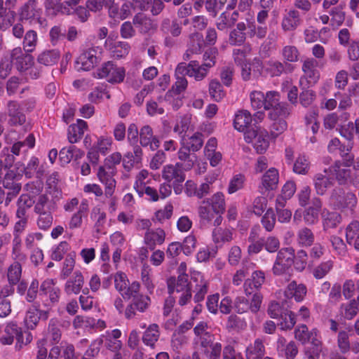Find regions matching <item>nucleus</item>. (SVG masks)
Returning <instances> with one entry per match:
<instances>
[{"mask_svg":"<svg viewBox=\"0 0 359 359\" xmlns=\"http://www.w3.org/2000/svg\"><path fill=\"white\" fill-rule=\"evenodd\" d=\"M210 206L216 215H222L225 212L226 205L224 194L222 192L215 194L210 198L203 200L198 207V215L202 224L210 223L213 215Z\"/></svg>","mask_w":359,"mask_h":359,"instance_id":"nucleus-1","label":"nucleus"},{"mask_svg":"<svg viewBox=\"0 0 359 359\" xmlns=\"http://www.w3.org/2000/svg\"><path fill=\"white\" fill-rule=\"evenodd\" d=\"M329 202L334 210H344L353 208L356 204L357 198L353 193L336 187L330 193Z\"/></svg>","mask_w":359,"mask_h":359,"instance_id":"nucleus-2","label":"nucleus"},{"mask_svg":"<svg viewBox=\"0 0 359 359\" xmlns=\"http://www.w3.org/2000/svg\"><path fill=\"white\" fill-rule=\"evenodd\" d=\"M294 250L292 248L280 249L278 254L272 271L274 275L286 273L294 263Z\"/></svg>","mask_w":359,"mask_h":359,"instance_id":"nucleus-3","label":"nucleus"},{"mask_svg":"<svg viewBox=\"0 0 359 359\" xmlns=\"http://www.w3.org/2000/svg\"><path fill=\"white\" fill-rule=\"evenodd\" d=\"M21 177L20 172H16L13 170H8L5 174L2 184L4 188L8 190L5 201L6 205L19 194L22 188L21 183L19 182Z\"/></svg>","mask_w":359,"mask_h":359,"instance_id":"nucleus-4","label":"nucleus"},{"mask_svg":"<svg viewBox=\"0 0 359 359\" xmlns=\"http://www.w3.org/2000/svg\"><path fill=\"white\" fill-rule=\"evenodd\" d=\"M97 75L99 78H106L109 83H121L125 78V69L123 67H117L109 61L98 69Z\"/></svg>","mask_w":359,"mask_h":359,"instance_id":"nucleus-5","label":"nucleus"},{"mask_svg":"<svg viewBox=\"0 0 359 359\" xmlns=\"http://www.w3.org/2000/svg\"><path fill=\"white\" fill-rule=\"evenodd\" d=\"M150 301V298L148 296L142 294L134 296L132 302L126 309V318L130 319L136 316L137 312H144L149 307Z\"/></svg>","mask_w":359,"mask_h":359,"instance_id":"nucleus-6","label":"nucleus"},{"mask_svg":"<svg viewBox=\"0 0 359 359\" xmlns=\"http://www.w3.org/2000/svg\"><path fill=\"white\" fill-rule=\"evenodd\" d=\"M8 124L11 126H22L26 122V116L21 111L19 104L14 100L7 104Z\"/></svg>","mask_w":359,"mask_h":359,"instance_id":"nucleus-7","label":"nucleus"},{"mask_svg":"<svg viewBox=\"0 0 359 359\" xmlns=\"http://www.w3.org/2000/svg\"><path fill=\"white\" fill-rule=\"evenodd\" d=\"M318 65V62L314 58H307L304 61L302 69L309 85L316 84L320 79V72L316 69Z\"/></svg>","mask_w":359,"mask_h":359,"instance_id":"nucleus-8","label":"nucleus"},{"mask_svg":"<svg viewBox=\"0 0 359 359\" xmlns=\"http://www.w3.org/2000/svg\"><path fill=\"white\" fill-rule=\"evenodd\" d=\"M96 55L97 50L94 48L83 51L76 61L78 65H81L79 69L89 71L97 65L100 62V59Z\"/></svg>","mask_w":359,"mask_h":359,"instance_id":"nucleus-9","label":"nucleus"},{"mask_svg":"<svg viewBox=\"0 0 359 359\" xmlns=\"http://www.w3.org/2000/svg\"><path fill=\"white\" fill-rule=\"evenodd\" d=\"M40 9L37 8V0H28L19 9L20 20H32L39 16Z\"/></svg>","mask_w":359,"mask_h":359,"instance_id":"nucleus-10","label":"nucleus"},{"mask_svg":"<svg viewBox=\"0 0 359 359\" xmlns=\"http://www.w3.org/2000/svg\"><path fill=\"white\" fill-rule=\"evenodd\" d=\"M265 276L262 271H256L252 273V278L245 280L244 283V290L247 296H250L255 290H258L264 283Z\"/></svg>","mask_w":359,"mask_h":359,"instance_id":"nucleus-11","label":"nucleus"},{"mask_svg":"<svg viewBox=\"0 0 359 359\" xmlns=\"http://www.w3.org/2000/svg\"><path fill=\"white\" fill-rule=\"evenodd\" d=\"M307 292L306 287L302 283L297 284L292 281L285 291V296L287 299L294 298L297 302H302Z\"/></svg>","mask_w":359,"mask_h":359,"instance_id":"nucleus-12","label":"nucleus"},{"mask_svg":"<svg viewBox=\"0 0 359 359\" xmlns=\"http://www.w3.org/2000/svg\"><path fill=\"white\" fill-rule=\"evenodd\" d=\"M348 167V166L345 165V167L341 168L340 162L337 161L334 165L330 168V171L334 173L335 178L340 185L346 184L352 180V170Z\"/></svg>","mask_w":359,"mask_h":359,"instance_id":"nucleus-13","label":"nucleus"},{"mask_svg":"<svg viewBox=\"0 0 359 359\" xmlns=\"http://www.w3.org/2000/svg\"><path fill=\"white\" fill-rule=\"evenodd\" d=\"M247 29L245 22H238L236 28L231 31L229 34V43L231 46H241L246 40L247 34L245 31Z\"/></svg>","mask_w":359,"mask_h":359,"instance_id":"nucleus-14","label":"nucleus"},{"mask_svg":"<svg viewBox=\"0 0 359 359\" xmlns=\"http://www.w3.org/2000/svg\"><path fill=\"white\" fill-rule=\"evenodd\" d=\"M84 279L80 271H75L74 277L67 281L65 286V292L67 294H79L83 285Z\"/></svg>","mask_w":359,"mask_h":359,"instance_id":"nucleus-15","label":"nucleus"},{"mask_svg":"<svg viewBox=\"0 0 359 359\" xmlns=\"http://www.w3.org/2000/svg\"><path fill=\"white\" fill-rule=\"evenodd\" d=\"M87 126V123L81 119H78L77 123L70 125L68 128L69 142L72 144L77 142L82 137Z\"/></svg>","mask_w":359,"mask_h":359,"instance_id":"nucleus-16","label":"nucleus"},{"mask_svg":"<svg viewBox=\"0 0 359 359\" xmlns=\"http://www.w3.org/2000/svg\"><path fill=\"white\" fill-rule=\"evenodd\" d=\"M191 150L185 144V139L182 140V147L178 151V158L180 161H184V170H191L196 160V156L191 154Z\"/></svg>","mask_w":359,"mask_h":359,"instance_id":"nucleus-17","label":"nucleus"},{"mask_svg":"<svg viewBox=\"0 0 359 359\" xmlns=\"http://www.w3.org/2000/svg\"><path fill=\"white\" fill-rule=\"evenodd\" d=\"M339 147L337 154L340 155L346 166L351 165L354 161V155L351 153L353 148L351 140L346 139L344 142L340 141V147Z\"/></svg>","mask_w":359,"mask_h":359,"instance_id":"nucleus-18","label":"nucleus"},{"mask_svg":"<svg viewBox=\"0 0 359 359\" xmlns=\"http://www.w3.org/2000/svg\"><path fill=\"white\" fill-rule=\"evenodd\" d=\"M162 176L168 182L174 180L175 183H182L185 180L183 171L172 165H168L164 167Z\"/></svg>","mask_w":359,"mask_h":359,"instance_id":"nucleus-19","label":"nucleus"},{"mask_svg":"<svg viewBox=\"0 0 359 359\" xmlns=\"http://www.w3.org/2000/svg\"><path fill=\"white\" fill-rule=\"evenodd\" d=\"M346 241L350 245H353L359 250V222L353 221L346 227Z\"/></svg>","mask_w":359,"mask_h":359,"instance_id":"nucleus-20","label":"nucleus"},{"mask_svg":"<svg viewBox=\"0 0 359 359\" xmlns=\"http://www.w3.org/2000/svg\"><path fill=\"white\" fill-rule=\"evenodd\" d=\"M97 177L100 182L105 184V194L106 196H111L114 193V189L116 186V181L112 175L105 171L104 168L100 166L97 172Z\"/></svg>","mask_w":359,"mask_h":359,"instance_id":"nucleus-21","label":"nucleus"},{"mask_svg":"<svg viewBox=\"0 0 359 359\" xmlns=\"http://www.w3.org/2000/svg\"><path fill=\"white\" fill-rule=\"evenodd\" d=\"M268 69L271 76H279L283 72H292L294 70V67L287 62H281L279 61H269L268 62Z\"/></svg>","mask_w":359,"mask_h":359,"instance_id":"nucleus-22","label":"nucleus"},{"mask_svg":"<svg viewBox=\"0 0 359 359\" xmlns=\"http://www.w3.org/2000/svg\"><path fill=\"white\" fill-rule=\"evenodd\" d=\"M252 121V118L248 111H240L235 116L233 121L234 128L239 131H245L246 128L251 126Z\"/></svg>","mask_w":359,"mask_h":359,"instance_id":"nucleus-23","label":"nucleus"},{"mask_svg":"<svg viewBox=\"0 0 359 359\" xmlns=\"http://www.w3.org/2000/svg\"><path fill=\"white\" fill-rule=\"evenodd\" d=\"M165 236V231L158 228L156 231H147L144 239L149 248L153 250L156 244L161 245L164 242Z\"/></svg>","mask_w":359,"mask_h":359,"instance_id":"nucleus-24","label":"nucleus"},{"mask_svg":"<svg viewBox=\"0 0 359 359\" xmlns=\"http://www.w3.org/2000/svg\"><path fill=\"white\" fill-rule=\"evenodd\" d=\"M300 24L299 13L296 10L290 11L282 21V27L285 31L295 29Z\"/></svg>","mask_w":359,"mask_h":359,"instance_id":"nucleus-25","label":"nucleus"},{"mask_svg":"<svg viewBox=\"0 0 359 359\" xmlns=\"http://www.w3.org/2000/svg\"><path fill=\"white\" fill-rule=\"evenodd\" d=\"M262 185L266 190H274L278 183V172L275 168L269 169L262 177Z\"/></svg>","mask_w":359,"mask_h":359,"instance_id":"nucleus-26","label":"nucleus"},{"mask_svg":"<svg viewBox=\"0 0 359 359\" xmlns=\"http://www.w3.org/2000/svg\"><path fill=\"white\" fill-rule=\"evenodd\" d=\"M159 335L158 325L154 323L147 327L143 334L142 341L146 345L154 348L155 343L159 338Z\"/></svg>","mask_w":359,"mask_h":359,"instance_id":"nucleus-27","label":"nucleus"},{"mask_svg":"<svg viewBox=\"0 0 359 359\" xmlns=\"http://www.w3.org/2000/svg\"><path fill=\"white\" fill-rule=\"evenodd\" d=\"M60 52L57 50H45L39 55L37 61L45 66H51L57 62Z\"/></svg>","mask_w":359,"mask_h":359,"instance_id":"nucleus-28","label":"nucleus"},{"mask_svg":"<svg viewBox=\"0 0 359 359\" xmlns=\"http://www.w3.org/2000/svg\"><path fill=\"white\" fill-rule=\"evenodd\" d=\"M314 185L318 195H323L327 189L332 185V180L323 174H317L314 177Z\"/></svg>","mask_w":359,"mask_h":359,"instance_id":"nucleus-29","label":"nucleus"},{"mask_svg":"<svg viewBox=\"0 0 359 359\" xmlns=\"http://www.w3.org/2000/svg\"><path fill=\"white\" fill-rule=\"evenodd\" d=\"M281 54L284 59V62H297L299 60L300 53L295 46L287 45L284 46Z\"/></svg>","mask_w":359,"mask_h":359,"instance_id":"nucleus-30","label":"nucleus"},{"mask_svg":"<svg viewBox=\"0 0 359 359\" xmlns=\"http://www.w3.org/2000/svg\"><path fill=\"white\" fill-rule=\"evenodd\" d=\"M22 274L21 264L18 262H15L8 269V280L9 284L15 285L20 282Z\"/></svg>","mask_w":359,"mask_h":359,"instance_id":"nucleus-31","label":"nucleus"},{"mask_svg":"<svg viewBox=\"0 0 359 359\" xmlns=\"http://www.w3.org/2000/svg\"><path fill=\"white\" fill-rule=\"evenodd\" d=\"M209 94L216 102H219L225 96V92L220 82L217 79H212L209 83Z\"/></svg>","mask_w":359,"mask_h":359,"instance_id":"nucleus-32","label":"nucleus"},{"mask_svg":"<svg viewBox=\"0 0 359 359\" xmlns=\"http://www.w3.org/2000/svg\"><path fill=\"white\" fill-rule=\"evenodd\" d=\"M161 27L164 32H170L173 36H178L181 34L182 27L177 20L171 21L165 18L162 21Z\"/></svg>","mask_w":359,"mask_h":359,"instance_id":"nucleus-33","label":"nucleus"},{"mask_svg":"<svg viewBox=\"0 0 359 359\" xmlns=\"http://www.w3.org/2000/svg\"><path fill=\"white\" fill-rule=\"evenodd\" d=\"M37 43V34L34 30L27 31L23 39V50L26 53L32 52Z\"/></svg>","mask_w":359,"mask_h":359,"instance_id":"nucleus-34","label":"nucleus"},{"mask_svg":"<svg viewBox=\"0 0 359 359\" xmlns=\"http://www.w3.org/2000/svg\"><path fill=\"white\" fill-rule=\"evenodd\" d=\"M311 346L305 351V355L308 359H319L322 351V343L320 340L313 337Z\"/></svg>","mask_w":359,"mask_h":359,"instance_id":"nucleus-35","label":"nucleus"},{"mask_svg":"<svg viewBox=\"0 0 359 359\" xmlns=\"http://www.w3.org/2000/svg\"><path fill=\"white\" fill-rule=\"evenodd\" d=\"M280 322L278 325L282 330H291L296 323L294 313L287 309L283 311V316H280Z\"/></svg>","mask_w":359,"mask_h":359,"instance_id":"nucleus-36","label":"nucleus"},{"mask_svg":"<svg viewBox=\"0 0 359 359\" xmlns=\"http://www.w3.org/2000/svg\"><path fill=\"white\" fill-rule=\"evenodd\" d=\"M316 97V92L311 89L302 88L299 95V103L304 107H308L312 104Z\"/></svg>","mask_w":359,"mask_h":359,"instance_id":"nucleus-37","label":"nucleus"},{"mask_svg":"<svg viewBox=\"0 0 359 359\" xmlns=\"http://www.w3.org/2000/svg\"><path fill=\"white\" fill-rule=\"evenodd\" d=\"M341 222V216L337 212H328L324 218L323 226L325 230L335 228Z\"/></svg>","mask_w":359,"mask_h":359,"instance_id":"nucleus-38","label":"nucleus"},{"mask_svg":"<svg viewBox=\"0 0 359 359\" xmlns=\"http://www.w3.org/2000/svg\"><path fill=\"white\" fill-rule=\"evenodd\" d=\"M273 111L269 112V116L271 119L277 118L278 116H287L290 114L289 104L285 102H280L277 107H274Z\"/></svg>","mask_w":359,"mask_h":359,"instance_id":"nucleus-39","label":"nucleus"},{"mask_svg":"<svg viewBox=\"0 0 359 359\" xmlns=\"http://www.w3.org/2000/svg\"><path fill=\"white\" fill-rule=\"evenodd\" d=\"M299 243L304 246H310L314 241V235L309 228H303L298 232Z\"/></svg>","mask_w":359,"mask_h":359,"instance_id":"nucleus-40","label":"nucleus"},{"mask_svg":"<svg viewBox=\"0 0 359 359\" xmlns=\"http://www.w3.org/2000/svg\"><path fill=\"white\" fill-rule=\"evenodd\" d=\"M75 257L76 254L74 252L69 253L67 255L60 275L62 279H66L72 272L75 265Z\"/></svg>","mask_w":359,"mask_h":359,"instance_id":"nucleus-41","label":"nucleus"},{"mask_svg":"<svg viewBox=\"0 0 359 359\" xmlns=\"http://www.w3.org/2000/svg\"><path fill=\"white\" fill-rule=\"evenodd\" d=\"M202 137L203 135L201 133H196L189 140H185V144L194 153L201 149L203 144Z\"/></svg>","mask_w":359,"mask_h":359,"instance_id":"nucleus-42","label":"nucleus"},{"mask_svg":"<svg viewBox=\"0 0 359 359\" xmlns=\"http://www.w3.org/2000/svg\"><path fill=\"white\" fill-rule=\"evenodd\" d=\"M213 240L215 243L229 242L232 239V233L229 229L217 228L212 231Z\"/></svg>","mask_w":359,"mask_h":359,"instance_id":"nucleus-43","label":"nucleus"},{"mask_svg":"<svg viewBox=\"0 0 359 359\" xmlns=\"http://www.w3.org/2000/svg\"><path fill=\"white\" fill-rule=\"evenodd\" d=\"M154 135L153 129L150 126L145 125L142 127L140 130V143L141 146L148 147L149 144H151L150 140Z\"/></svg>","mask_w":359,"mask_h":359,"instance_id":"nucleus-44","label":"nucleus"},{"mask_svg":"<svg viewBox=\"0 0 359 359\" xmlns=\"http://www.w3.org/2000/svg\"><path fill=\"white\" fill-rule=\"evenodd\" d=\"M276 222V215L272 208L266 210V213L262 218V224L267 231H271Z\"/></svg>","mask_w":359,"mask_h":359,"instance_id":"nucleus-45","label":"nucleus"},{"mask_svg":"<svg viewBox=\"0 0 359 359\" xmlns=\"http://www.w3.org/2000/svg\"><path fill=\"white\" fill-rule=\"evenodd\" d=\"M36 204L34 205V212L36 213H41L46 212L45 208L47 207L48 211H51L52 209L54 208L53 206L51 207L50 204V201L46 194H41L39 196Z\"/></svg>","mask_w":359,"mask_h":359,"instance_id":"nucleus-46","label":"nucleus"},{"mask_svg":"<svg viewBox=\"0 0 359 359\" xmlns=\"http://www.w3.org/2000/svg\"><path fill=\"white\" fill-rule=\"evenodd\" d=\"M274 122L271 126L270 134L273 138H276L287 129V122L283 118H273Z\"/></svg>","mask_w":359,"mask_h":359,"instance_id":"nucleus-47","label":"nucleus"},{"mask_svg":"<svg viewBox=\"0 0 359 359\" xmlns=\"http://www.w3.org/2000/svg\"><path fill=\"white\" fill-rule=\"evenodd\" d=\"M309 169V162L304 156H299L293 165V171L297 174L305 175Z\"/></svg>","mask_w":359,"mask_h":359,"instance_id":"nucleus-48","label":"nucleus"},{"mask_svg":"<svg viewBox=\"0 0 359 359\" xmlns=\"http://www.w3.org/2000/svg\"><path fill=\"white\" fill-rule=\"evenodd\" d=\"M265 109L269 110L277 107L280 102V93L277 91H269L264 95Z\"/></svg>","mask_w":359,"mask_h":359,"instance_id":"nucleus-49","label":"nucleus"},{"mask_svg":"<svg viewBox=\"0 0 359 359\" xmlns=\"http://www.w3.org/2000/svg\"><path fill=\"white\" fill-rule=\"evenodd\" d=\"M28 209L18 206V208L16 212V216L19 219V220L16 222L15 225V231L17 232H21L27 222V210Z\"/></svg>","mask_w":359,"mask_h":359,"instance_id":"nucleus-50","label":"nucleus"},{"mask_svg":"<svg viewBox=\"0 0 359 359\" xmlns=\"http://www.w3.org/2000/svg\"><path fill=\"white\" fill-rule=\"evenodd\" d=\"M349 336L346 331H340L337 337L339 348L342 353H347L351 349Z\"/></svg>","mask_w":359,"mask_h":359,"instance_id":"nucleus-51","label":"nucleus"},{"mask_svg":"<svg viewBox=\"0 0 359 359\" xmlns=\"http://www.w3.org/2000/svg\"><path fill=\"white\" fill-rule=\"evenodd\" d=\"M248 355H255L257 359L262 358L265 352L264 346L262 340L256 339L254 344L248 348Z\"/></svg>","mask_w":359,"mask_h":359,"instance_id":"nucleus-52","label":"nucleus"},{"mask_svg":"<svg viewBox=\"0 0 359 359\" xmlns=\"http://www.w3.org/2000/svg\"><path fill=\"white\" fill-rule=\"evenodd\" d=\"M245 180L244 175L238 174L235 175L230 181L228 187L229 194H231L242 189Z\"/></svg>","mask_w":359,"mask_h":359,"instance_id":"nucleus-53","label":"nucleus"},{"mask_svg":"<svg viewBox=\"0 0 359 359\" xmlns=\"http://www.w3.org/2000/svg\"><path fill=\"white\" fill-rule=\"evenodd\" d=\"M294 336L297 340L304 344L310 340L313 334L309 332L306 325H302L295 330Z\"/></svg>","mask_w":359,"mask_h":359,"instance_id":"nucleus-54","label":"nucleus"},{"mask_svg":"<svg viewBox=\"0 0 359 359\" xmlns=\"http://www.w3.org/2000/svg\"><path fill=\"white\" fill-rule=\"evenodd\" d=\"M130 48L129 44L127 42H116L114 46V56L117 58H121L127 55L129 53Z\"/></svg>","mask_w":359,"mask_h":359,"instance_id":"nucleus-55","label":"nucleus"},{"mask_svg":"<svg viewBox=\"0 0 359 359\" xmlns=\"http://www.w3.org/2000/svg\"><path fill=\"white\" fill-rule=\"evenodd\" d=\"M39 217L38 218L37 224L41 229H47L52 225L53 216L50 211L46 212L38 213Z\"/></svg>","mask_w":359,"mask_h":359,"instance_id":"nucleus-56","label":"nucleus"},{"mask_svg":"<svg viewBox=\"0 0 359 359\" xmlns=\"http://www.w3.org/2000/svg\"><path fill=\"white\" fill-rule=\"evenodd\" d=\"M177 81L175 85L172 86V90H169L166 93V97L172 96L171 93H173L176 95L180 94L182 91H184L187 86V81L184 77L182 76H176Z\"/></svg>","mask_w":359,"mask_h":359,"instance_id":"nucleus-57","label":"nucleus"},{"mask_svg":"<svg viewBox=\"0 0 359 359\" xmlns=\"http://www.w3.org/2000/svg\"><path fill=\"white\" fill-rule=\"evenodd\" d=\"M244 325H245L243 320H241L236 315L231 314L228 318L226 327L229 331H231L243 329Z\"/></svg>","mask_w":359,"mask_h":359,"instance_id":"nucleus-58","label":"nucleus"},{"mask_svg":"<svg viewBox=\"0 0 359 359\" xmlns=\"http://www.w3.org/2000/svg\"><path fill=\"white\" fill-rule=\"evenodd\" d=\"M175 286L176 287V292H184L189 287V276L186 273H180L177 278L175 277Z\"/></svg>","mask_w":359,"mask_h":359,"instance_id":"nucleus-59","label":"nucleus"},{"mask_svg":"<svg viewBox=\"0 0 359 359\" xmlns=\"http://www.w3.org/2000/svg\"><path fill=\"white\" fill-rule=\"evenodd\" d=\"M33 57L27 53L22 57L19 60L15 61L14 63L18 71L23 72L29 69L33 64Z\"/></svg>","mask_w":359,"mask_h":359,"instance_id":"nucleus-60","label":"nucleus"},{"mask_svg":"<svg viewBox=\"0 0 359 359\" xmlns=\"http://www.w3.org/2000/svg\"><path fill=\"white\" fill-rule=\"evenodd\" d=\"M128 283V280L123 272L119 271L114 275V285L118 291L122 292L126 289Z\"/></svg>","mask_w":359,"mask_h":359,"instance_id":"nucleus-61","label":"nucleus"},{"mask_svg":"<svg viewBox=\"0 0 359 359\" xmlns=\"http://www.w3.org/2000/svg\"><path fill=\"white\" fill-rule=\"evenodd\" d=\"M307 253L306 251L301 250L297 253L294 257V266L295 269L299 271H303L306 265Z\"/></svg>","mask_w":359,"mask_h":359,"instance_id":"nucleus-62","label":"nucleus"},{"mask_svg":"<svg viewBox=\"0 0 359 359\" xmlns=\"http://www.w3.org/2000/svg\"><path fill=\"white\" fill-rule=\"evenodd\" d=\"M222 345L220 343H215L208 349H204L203 353L208 359H220Z\"/></svg>","mask_w":359,"mask_h":359,"instance_id":"nucleus-63","label":"nucleus"},{"mask_svg":"<svg viewBox=\"0 0 359 359\" xmlns=\"http://www.w3.org/2000/svg\"><path fill=\"white\" fill-rule=\"evenodd\" d=\"M102 342L103 341L102 339L95 340L86 351L83 359H92L93 357L97 355L100 351V348Z\"/></svg>","mask_w":359,"mask_h":359,"instance_id":"nucleus-64","label":"nucleus"}]
</instances>
